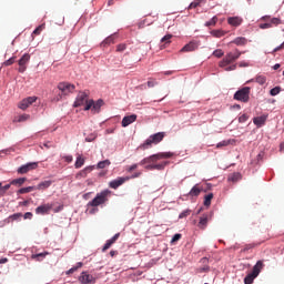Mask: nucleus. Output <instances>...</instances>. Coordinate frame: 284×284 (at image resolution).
<instances>
[{"instance_id":"obj_48","label":"nucleus","mask_w":284,"mask_h":284,"mask_svg":"<svg viewBox=\"0 0 284 284\" xmlns=\"http://www.w3.org/2000/svg\"><path fill=\"white\" fill-rule=\"evenodd\" d=\"M261 30H267L270 28H272V23L271 22H266V23H262L260 24Z\"/></svg>"},{"instance_id":"obj_4","label":"nucleus","mask_w":284,"mask_h":284,"mask_svg":"<svg viewBox=\"0 0 284 284\" xmlns=\"http://www.w3.org/2000/svg\"><path fill=\"white\" fill-rule=\"evenodd\" d=\"M172 156H174V153H172V152H160V153L153 154L151 156L144 158L140 162V165H148L150 163H156V161H161L162 159H172Z\"/></svg>"},{"instance_id":"obj_45","label":"nucleus","mask_w":284,"mask_h":284,"mask_svg":"<svg viewBox=\"0 0 284 284\" xmlns=\"http://www.w3.org/2000/svg\"><path fill=\"white\" fill-rule=\"evenodd\" d=\"M182 235L181 233H176L175 235H173L171 243H176L178 241H181Z\"/></svg>"},{"instance_id":"obj_28","label":"nucleus","mask_w":284,"mask_h":284,"mask_svg":"<svg viewBox=\"0 0 284 284\" xmlns=\"http://www.w3.org/2000/svg\"><path fill=\"white\" fill-rule=\"evenodd\" d=\"M212 199H214V193H209L204 196L205 207H210L212 205Z\"/></svg>"},{"instance_id":"obj_20","label":"nucleus","mask_w":284,"mask_h":284,"mask_svg":"<svg viewBox=\"0 0 284 284\" xmlns=\"http://www.w3.org/2000/svg\"><path fill=\"white\" fill-rule=\"evenodd\" d=\"M265 121H267V115H261L253 119V123L257 128H262V125H265Z\"/></svg>"},{"instance_id":"obj_44","label":"nucleus","mask_w":284,"mask_h":284,"mask_svg":"<svg viewBox=\"0 0 284 284\" xmlns=\"http://www.w3.org/2000/svg\"><path fill=\"white\" fill-rule=\"evenodd\" d=\"M281 23L283 22L278 18L271 19V26H281Z\"/></svg>"},{"instance_id":"obj_39","label":"nucleus","mask_w":284,"mask_h":284,"mask_svg":"<svg viewBox=\"0 0 284 284\" xmlns=\"http://www.w3.org/2000/svg\"><path fill=\"white\" fill-rule=\"evenodd\" d=\"M92 170H94L93 166H87L84 170H82V171L79 172V175H80V176H88V173H89V172H92Z\"/></svg>"},{"instance_id":"obj_19","label":"nucleus","mask_w":284,"mask_h":284,"mask_svg":"<svg viewBox=\"0 0 284 284\" xmlns=\"http://www.w3.org/2000/svg\"><path fill=\"white\" fill-rule=\"evenodd\" d=\"M227 23L229 26H233L234 28H239V26H241V23H243V19L239 18V17H231L227 19Z\"/></svg>"},{"instance_id":"obj_35","label":"nucleus","mask_w":284,"mask_h":284,"mask_svg":"<svg viewBox=\"0 0 284 284\" xmlns=\"http://www.w3.org/2000/svg\"><path fill=\"white\" fill-rule=\"evenodd\" d=\"M27 179L26 178H19V179H16V180H12L11 181V185H23L26 183Z\"/></svg>"},{"instance_id":"obj_54","label":"nucleus","mask_w":284,"mask_h":284,"mask_svg":"<svg viewBox=\"0 0 284 284\" xmlns=\"http://www.w3.org/2000/svg\"><path fill=\"white\" fill-rule=\"evenodd\" d=\"M233 70H236V64H232V65L225 68L226 72H232Z\"/></svg>"},{"instance_id":"obj_64","label":"nucleus","mask_w":284,"mask_h":284,"mask_svg":"<svg viewBox=\"0 0 284 284\" xmlns=\"http://www.w3.org/2000/svg\"><path fill=\"white\" fill-rule=\"evenodd\" d=\"M145 170H154V164H149L145 166Z\"/></svg>"},{"instance_id":"obj_52","label":"nucleus","mask_w":284,"mask_h":284,"mask_svg":"<svg viewBox=\"0 0 284 284\" xmlns=\"http://www.w3.org/2000/svg\"><path fill=\"white\" fill-rule=\"evenodd\" d=\"M21 213H16L13 215H11L9 219H11V221H17L18 219H21Z\"/></svg>"},{"instance_id":"obj_55","label":"nucleus","mask_w":284,"mask_h":284,"mask_svg":"<svg viewBox=\"0 0 284 284\" xmlns=\"http://www.w3.org/2000/svg\"><path fill=\"white\" fill-rule=\"evenodd\" d=\"M254 247H256V245H254V244H247V245H245V247H244V252H247V250H254Z\"/></svg>"},{"instance_id":"obj_11","label":"nucleus","mask_w":284,"mask_h":284,"mask_svg":"<svg viewBox=\"0 0 284 284\" xmlns=\"http://www.w3.org/2000/svg\"><path fill=\"white\" fill-rule=\"evenodd\" d=\"M37 99H38L37 97L26 98L18 103V108L20 110H26V109L30 108V105H32V103H37Z\"/></svg>"},{"instance_id":"obj_32","label":"nucleus","mask_w":284,"mask_h":284,"mask_svg":"<svg viewBox=\"0 0 284 284\" xmlns=\"http://www.w3.org/2000/svg\"><path fill=\"white\" fill-rule=\"evenodd\" d=\"M233 43H235V45H245V43H247V39L240 37V38H235L233 40Z\"/></svg>"},{"instance_id":"obj_14","label":"nucleus","mask_w":284,"mask_h":284,"mask_svg":"<svg viewBox=\"0 0 284 284\" xmlns=\"http://www.w3.org/2000/svg\"><path fill=\"white\" fill-rule=\"evenodd\" d=\"M53 205L48 203V204H42L40 206H38L36 209V214H49L50 213V210H52Z\"/></svg>"},{"instance_id":"obj_57","label":"nucleus","mask_w":284,"mask_h":284,"mask_svg":"<svg viewBox=\"0 0 284 284\" xmlns=\"http://www.w3.org/2000/svg\"><path fill=\"white\" fill-rule=\"evenodd\" d=\"M154 85H156V81H154V80L148 81V88H154Z\"/></svg>"},{"instance_id":"obj_27","label":"nucleus","mask_w":284,"mask_h":284,"mask_svg":"<svg viewBox=\"0 0 284 284\" xmlns=\"http://www.w3.org/2000/svg\"><path fill=\"white\" fill-rule=\"evenodd\" d=\"M255 83H258V85H265V83L267 82V78L265 75H257L255 79H252L251 81H254ZM248 81V83L251 82Z\"/></svg>"},{"instance_id":"obj_18","label":"nucleus","mask_w":284,"mask_h":284,"mask_svg":"<svg viewBox=\"0 0 284 284\" xmlns=\"http://www.w3.org/2000/svg\"><path fill=\"white\" fill-rule=\"evenodd\" d=\"M199 48L196 42H190L181 49V52H194Z\"/></svg>"},{"instance_id":"obj_22","label":"nucleus","mask_w":284,"mask_h":284,"mask_svg":"<svg viewBox=\"0 0 284 284\" xmlns=\"http://www.w3.org/2000/svg\"><path fill=\"white\" fill-rule=\"evenodd\" d=\"M83 165H85V158H83V155H81V154H78L75 164H74L75 170L83 168Z\"/></svg>"},{"instance_id":"obj_33","label":"nucleus","mask_w":284,"mask_h":284,"mask_svg":"<svg viewBox=\"0 0 284 284\" xmlns=\"http://www.w3.org/2000/svg\"><path fill=\"white\" fill-rule=\"evenodd\" d=\"M44 30H45V23H42V24L38 26V27L34 29V31H33L32 34H34L36 37H38V36L41 34V32H43Z\"/></svg>"},{"instance_id":"obj_56","label":"nucleus","mask_w":284,"mask_h":284,"mask_svg":"<svg viewBox=\"0 0 284 284\" xmlns=\"http://www.w3.org/2000/svg\"><path fill=\"white\" fill-rule=\"evenodd\" d=\"M42 146H43V148H47V150H50V148H54V145H52L51 142H44V143L42 144Z\"/></svg>"},{"instance_id":"obj_41","label":"nucleus","mask_w":284,"mask_h":284,"mask_svg":"<svg viewBox=\"0 0 284 284\" xmlns=\"http://www.w3.org/2000/svg\"><path fill=\"white\" fill-rule=\"evenodd\" d=\"M190 214H192V211L190 209L183 211L182 213H180L179 219H186V216H190Z\"/></svg>"},{"instance_id":"obj_7","label":"nucleus","mask_w":284,"mask_h":284,"mask_svg":"<svg viewBox=\"0 0 284 284\" xmlns=\"http://www.w3.org/2000/svg\"><path fill=\"white\" fill-rule=\"evenodd\" d=\"M250 87H244L235 92L233 99H235V101H242V103H247V101H250Z\"/></svg>"},{"instance_id":"obj_58","label":"nucleus","mask_w":284,"mask_h":284,"mask_svg":"<svg viewBox=\"0 0 284 284\" xmlns=\"http://www.w3.org/2000/svg\"><path fill=\"white\" fill-rule=\"evenodd\" d=\"M10 185H11V184H7V185L2 186V187L0 189V194H1V192H8V190H10Z\"/></svg>"},{"instance_id":"obj_9","label":"nucleus","mask_w":284,"mask_h":284,"mask_svg":"<svg viewBox=\"0 0 284 284\" xmlns=\"http://www.w3.org/2000/svg\"><path fill=\"white\" fill-rule=\"evenodd\" d=\"M88 102H90V100H88V93L79 92L74 101L73 108H81V105H88Z\"/></svg>"},{"instance_id":"obj_49","label":"nucleus","mask_w":284,"mask_h":284,"mask_svg":"<svg viewBox=\"0 0 284 284\" xmlns=\"http://www.w3.org/2000/svg\"><path fill=\"white\" fill-rule=\"evenodd\" d=\"M199 6H201V0H197L195 2H192L190 6H189V10H192V8H199Z\"/></svg>"},{"instance_id":"obj_53","label":"nucleus","mask_w":284,"mask_h":284,"mask_svg":"<svg viewBox=\"0 0 284 284\" xmlns=\"http://www.w3.org/2000/svg\"><path fill=\"white\" fill-rule=\"evenodd\" d=\"M245 121H247V114H242V115L239 118V122H240V123H245Z\"/></svg>"},{"instance_id":"obj_40","label":"nucleus","mask_w":284,"mask_h":284,"mask_svg":"<svg viewBox=\"0 0 284 284\" xmlns=\"http://www.w3.org/2000/svg\"><path fill=\"white\" fill-rule=\"evenodd\" d=\"M270 94L271 97H276L277 94H281V87H275L271 89Z\"/></svg>"},{"instance_id":"obj_17","label":"nucleus","mask_w":284,"mask_h":284,"mask_svg":"<svg viewBox=\"0 0 284 284\" xmlns=\"http://www.w3.org/2000/svg\"><path fill=\"white\" fill-rule=\"evenodd\" d=\"M136 121V114L126 115L122 119V128H128V125H132Z\"/></svg>"},{"instance_id":"obj_61","label":"nucleus","mask_w":284,"mask_h":284,"mask_svg":"<svg viewBox=\"0 0 284 284\" xmlns=\"http://www.w3.org/2000/svg\"><path fill=\"white\" fill-rule=\"evenodd\" d=\"M284 48V42L282 44H280L278 47H276L273 52H278L280 50H283Z\"/></svg>"},{"instance_id":"obj_12","label":"nucleus","mask_w":284,"mask_h":284,"mask_svg":"<svg viewBox=\"0 0 284 284\" xmlns=\"http://www.w3.org/2000/svg\"><path fill=\"white\" fill-rule=\"evenodd\" d=\"M39 164L37 162L27 163L18 169V174H28L32 170H37Z\"/></svg>"},{"instance_id":"obj_38","label":"nucleus","mask_w":284,"mask_h":284,"mask_svg":"<svg viewBox=\"0 0 284 284\" xmlns=\"http://www.w3.org/2000/svg\"><path fill=\"white\" fill-rule=\"evenodd\" d=\"M217 22H219V18L214 16L210 21L205 22V27L210 28L212 26H216Z\"/></svg>"},{"instance_id":"obj_24","label":"nucleus","mask_w":284,"mask_h":284,"mask_svg":"<svg viewBox=\"0 0 284 284\" xmlns=\"http://www.w3.org/2000/svg\"><path fill=\"white\" fill-rule=\"evenodd\" d=\"M203 192V189L199 187V184L194 185L191 191L189 192L190 196H199Z\"/></svg>"},{"instance_id":"obj_3","label":"nucleus","mask_w":284,"mask_h":284,"mask_svg":"<svg viewBox=\"0 0 284 284\" xmlns=\"http://www.w3.org/2000/svg\"><path fill=\"white\" fill-rule=\"evenodd\" d=\"M112 194V191L104 190L97 194V196L88 203V207H99V205H103L108 203V196Z\"/></svg>"},{"instance_id":"obj_46","label":"nucleus","mask_w":284,"mask_h":284,"mask_svg":"<svg viewBox=\"0 0 284 284\" xmlns=\"http://www.w3.org/2000/svg\"><path fill=\"white\" fill-rule=\"evenodd\" d=\"M170 39H172V34H166L161 39V43H170Z\"/></svg>"},{"instance_id":"obj_26","label":"nucleus","mask_w":284,"mask_h":284,"mask_svg":"<svg viewBox=\"0 0 284 284\" xmlns=\"http://www.w3.org/2000/svg\"><path fill=\"white\" fill-rule=\"evenodd\" d=\"M241 179H242L241 173H231L227 178V181H231L232 183H236L241 181Z\"/></svg>"},{"instance_id":"obj_2","label":"nucleus","mask_w":284,"mask_h":284,"mask_svg":"<svg viewBox=\"0 0 284 284\" xmlns=\"http://www.w3.org/2000/svg\"><path fill=\"white\" fill-rule=\"evenodd\" d=\"M74 84H71L70 82H60L58 84V90H60V93L53 99V101H61L63 97H68V94H72L74 92Z\"/></svg>"},{"instance_id":"obj_16","label":"nucleus","mask_w":284,"mask_h":284,"mask_svg":"<svg viewBox=\"0 0 284 284\" xmlns=\"http://www.w3.org/2000/svg\"><path fill=\"white\" fill-rule=\"evenodd\" d=\"M119 236H121V233H116L112 239L108 240L102 248V252H108L116 241H119Z\"/></svg>"},{"instance_id":"obj_1","label":"nucleus","mask_w":284,"mask_h":284,"mask_svg":"<svg viewBox=\"0 0 284 284\" xmlns=\"http://www.w3.org/2000/svg\"><path fill=\"white\" fill-rule=\"evenodd\" d=\"M165 139V132H158L155 134H152L149 136V139L145 140L143 144L139 146L140 150H149V148H152V144L158 145V143H161Z\"/></svg>"},{"instance_id":"obj_23","label":"nucleus","mask_w":284,"mask_h":284,"mask_svg":"<svg viewBox=\"0 0 284 284\" xmlns=\"http://www.w3.org/2000/svg\"><path fill=\"white\" fill-rule=\"evenodd\" d=\"M50 185H52V181L47 180V181L40 182L37 186H34V189L36 190H48V187H50Z\"/></svg>"},{"instance_id":"obj_37","label":"nucleus","mask_w":284,"mask_h":284,"mask_svg":"<svg viewBox=\"0 0 284 284\" xmlns=\"http://www.w3.org/2000/svg\"><path fill=\"white\" fill-rule=\"evenodd\" d=\"M110 160H104L98 163V170H104V168H108L110 165Z\"/></svg>"},{"instance_id":"obj_15","label":"nucleus","mask_w":284,"mask_h":284,"mask_svg":"<svg viewBox=\"0 0 284 284\" xmlns=\"http://www.w3.org/2000/svg\"><path fill=\"white\" fill-rule=\"evenodd\" d=\"M28 61H30V55L28 53H24L18 62L20 65L18 72H26V63H28Z\"/></svg>"},{"instance_id":"obj_63","label":"nucleus","mask_w":284,"mask_h":284,"mask_svg":"<svg viewBox=\"0 0 284 284\" xmlns=\"http://www.w3.org/2000/svg\"><path fill=\"white\" fill-rule=\"evenodd\" d=\"M24 219H32V212H27L26 214H24Z\"/></svg>"},{"instance_id":"obj_31","label":"nucleus","mask_w":284,"mask_h":284,"mask_svg":"<svg viewBox=\"0 0 284 284\" xmlns=\"http://www.w3.org/2000/svg\"><path fill=\"white\" fill-rule=\"evenodd\" d=\"M34 186H27L18 190V194H29V192H34Z\"/></svg>"},{"instance_id":"obj_10","label":"nucleus","mask_w":284,"mask_h":284,"mask_svg":"<svg viewBox=\"0 0 284 284\" xmlns=\"http://www.w3.org/2000/svg\"><path fill=\"white\" fill-rule=\"evenodd\" d=\"M126 181H130V176L118 178L109 182V187H111V190H119V187H121L123 183H126Z\"/></svg>"},{"instance_id":"obj_42","label":"nucleus","mask_w":284,"mask_h":284,"mask_svg":"<svg viewBox=\"0 0 284 284\" xmlns=\"http://www.w3.org/2000/svg\"><path fill=\"white\" fill-rule=\"evenodd\" d=\"M225 53L223 52V50L221 49H216L214 52H213V57H216L217 59H221V57H223Z\"/></svg>"},{"instance_id":"obj_34","label":"nucleus","mask_w":284,"mask_h":284,"mask_svg":"<svg viewBox=\"0 0 284 284\" xmlns=\"http://www.w3.org/2000/svg\"><path fill=\"white\" fill-rule=\"evenodd\" d=\"M83 267V263L82 262H78L75 266L71 267L69 271H67V274H74V272H77V270Z\"/></svg>"},{"instance_id":"obj_36","label":"nucleus","mask_w":284,"mask_h":284,"mask_svg":"<svg viewBox=\"0 0 284 284\" xmlns=\"http://www.w3.org/2000/svg\"><path fill=\"white\" fill-rule=\"evenodd\" d=\"M170 165V161L161 162L160 164H154V170H165V166Z\"/></svg>"},{"instance_id":"obj_6","label":"nucleus","mask_w":284,"mask_h":284,"mask_svg":"<svg viewBox=\"0 0 284 284\" xmlns=\"http://www.w3.org/2000/svg\"><path fill=\"white\" fill-rule=\"evenodd\" d=\"M241 57V51L235 50L233 52H229L222 61H220L219 67L220 68H227L231 63H234L239 58Z\"/></svg>"},{"instance_id":"obj_43","label":"nucleus","mask_w":284,"mask_h":284,"mask_svg":"<svg viewBox=\"0 0 284 284\" xmlns=\"http://www.w3.org/2000/svg\"><path fill=\"white\" fill-rule=\"evenodd\" d=\"M136 168H139V164H132L130 166H126L125 171L129 173H132V172H134V170H136Z\"/></svg>"},{"instance_id":"obj_47","label":"nucleus","mask_w":284,"mask_h":284,"mask_svg":"<svg viewBox=\"0 0 284 284\" xmlns=\"http://www.w3.org/2000/svg\"><path fill=\"white\" fill-rule=\"evenodd\" d=\"M227 145H230V140H224L217 143V148H225Z\"/></svg>"},{"instance_id":"obj_62","label":"nucleus","mask_w":284,"mask_h":284,"mask_svg":"<svg viewBox=\"0 0 284 284\" xmlns=\"http://www.w3.org/2000/svg\"><path fill=\"white\" fill-rule=\"evenodd\" d=\"M104 43H114V38L109 37L104 40Z\"/></svg>"},{"instance_id":"obj_59","label":"nucleus","mask_w":284,"mask_h":284,"mask_svg":"<svg viewBox=\"0 0 284 284\" xmlns=\"http://www.w3.org/2000/svg\"><path fill=\"white\" fill-rule=\"evenodd\" d=\"M63 159H64V161H65L67 163H72V161H73L72 155H67V156H64Z\"/></svg>"},{"instance_id":"obj_29","label":"nucleus","mask_w":284,"mask_h":284,"mask_svg":"<svg viewBox=\"0 0 284 284\" xmlns=\"http://www.w3.org/2000/svg\"><path fill=\"white\" fill-rule=\"evenodd\" d=\"M212 37H215L216 39H221V37H225V31L219 29V30H212L211 31Z\"/></svg>"},{"instance_id":"obj_60","label":"nucleus","mask_w":284,"mask_h":284,"mask_svg":"<svg viewBox=\"0 0 284 284\" xmlns=\"http://www.w3.org/2000/svg\"><path fill=\"white\" fill-rule=\"evenodd\" d=\"M141 172H135L133 175L129 176V179H139L141 176Z\"/></svg>"},{"instance_id":"obj_30","label":"nucleus","mask_w":284,"mask_h":284,"mask_svg":"<svg viewBox=\"0 0 284 284\" xmlns=\"http://www.w3.org/2000/svg\"><path fill=\"white\" fill-rule=\"evenodd\" d=\"M49 254V252L33 254L32 258H34L36 261H43V258H45V256H48Z\"/></svg>"},{"instance_id":"obj_8","label":"nucleus","mask_w":284,"mask_h":284,"mask_svg":"<svg viewBox=\"0 0 284 284\" xmlns=\"http://www.w3.org/2000/svg\"><path fill=\"white\" fill-rule=\"evenodd\" d=\"M101 108H103V100L100 99L97 102H94V100H89L84 106V111L92 110V112H99Z\"/></svg>"},{"instance_id":"obj_13","label":"nucleus","mask_w":284,"mask_h":284,"mask_svg":"<svg viewBox=\"0 0 284 284\" xmlns=\"http://www.w3.org/2000/svg\"><path fill=\"white\" fill-rule=\"evenodd\" d=\"M81 284H90L95 283L97 278L94 276L83 272L82 275L79 277Z\"/></svg>"},{"instance_id":"obj_25","label":"nucleus","mask_w":284,"mask_h":284,"mask_svg":"<svg viewBox=\"0 0 284 284\" xmlns=\"http://www.w3.org/2000/svg\"><path fill=\"white\" fill-rule=\"evenodd\" d=\"M197 227H200V230H205L207 227V215H204V216L200 217V222L197 223Z\"/></svg>"},{"instance_id":"obj_50","label":"nucleus","mask_w":284,"mask_h":284,"mask_svg":"<svg viewBox=\"0 0 284 284\" xmlns=\"http://www.w3.org/2000/svg\"><path fill=\"white\" fill-rule=\"evenodd\" d=\"M128 48V45H125L124 43H122V44H119L118 47H116V51L118 52H124V50Z\"/></svg>"},{"instance_id":"obj_5","label":"nucleus","mask_w":284,"mask_h":284,"mask_svg":"<svg viewBox=\"0 0 284 284\" xmlns=\"http://www.w3.org/2000/svg\"><path fill=\"white\" fill-rule=\"evenodd\" d=\"M263 267H264L263 261H257L256 264L253 266L252 272L245 276L244 284L254 283V278H256L261 274V271L263 270Z\"/></svg>"},{"instance_id":"obj_51","label":"nucleus","mask_w":284,"mask_h":284,"mask_svg":"<svg viewBox=\"0 0 284 284\" xmlns=\"http://www.w3.org/2000/svg\"><path fill=\"white\" fill-rule=\"evenodd\" d=\"M14 57L10 58L9 60L4 61L3 65H12L14 63Z\"/></svg>"},{"instance_id":"obj_21","label":"nucleus","mask_w":284,"mask_h":284,"mask_svg":"<svg viewBox=\"0 0 284 284\" xmlns=\"http://www.w3.org/2000/svg\"><path fill=\"white\" fill-rule=\"evenodd\" d=\"M26 121H30V114L23 113L13 119V123H26Z\"/></svg>"}]
</instances>
